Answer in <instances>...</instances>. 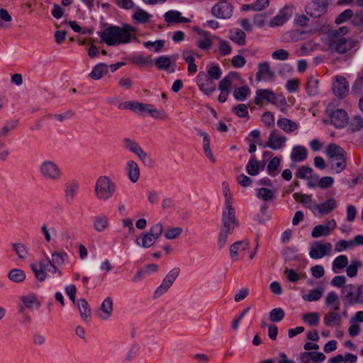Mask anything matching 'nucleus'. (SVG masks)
<instances>
[{
  "mask_svg": "<svg viewBox=\"0 0 363 363\" xmlns=\"http://www.w3.org/2000/svg\"><path fill=\"white\" fill-rule=\"evenodd\" d=\"M348 32L349 28L347 26L330 30L325 39V44L328 49L338 54H345L352 49L355 45V40L351 38H345L344 37Z\"/></svg>",
  "mask_w": 363,
  "mask_h": 363,
  "instance_id": "obj_1",
  "label": "nucleus"
},
{
  "mask_svg": "<svg viewBox=\"0 0 363 363\" xmlns=\"http://www.w3.org/2000/svg\"><path fill=\"white\" fill-rule=\"evenodd\" d=\"M239 223L236 219L235 210L232 205H224L222 218L221 228L218 239L219 249H222L226 245L228 235L232 234Z\"/></svg>",
  "mask_w": 363,
  "mask_h": 363,
  "instance_id": "obj_2",
  "label": "nucleus"
},
{
  "mask_svg": "<svg viewBox=\"0 0 363 363\" xmlns=\"http://www.w3.org/2000/svg\"><path fill=\"white\" fill-rule=\"evenodd\" d=\"M38 170L40 177L50 183H57L62 178V169L60 164L53 160H42L38 165Z\"/></svg>",
  "mask_w": 363,
  "mask_h": 363,
  "instance_id": "obj_3",
  "label": "nucleus"
},
{
  "mask_svg": "<svg viewBox=\"0 0 363 363\" xmlns=\"http://www.w3.org/2000/svg\"><path fill=\"white\" fill-rule=\"evenodd\" d=\"M116 191V184L108 176H100L97 178L94 185V194L96 198L102 201L111 199Z\"/></svg>",
  "mask_w": 363,
  "mask_h": 363,
  "instance_id": "obj_4",
  "label": "nucleus"
},
{
  "mask_svg": "<svg viewBox=\"0 0 363 363\" xmlns=\"http://www.w3.org/2000/svg\"><path fill=\"white\" fill-rule=\"evenodd\" d=\"M30 268L35 278L40 282L44 281L49 274L52 275L57 274L58 277H60L62 274L61 271L57 268L56 265L52 262L48 256L44 259H40L38 263L31 264Z\"/></svg>",
  "mask_w": 363,
  "mask_h": 363,
  "instance_id": "obj_5",
  "label": "nucleus"
},
{
  "mask_svg": "<svg viewBox=\"0 0 363 363\" xmlns=\"http://www.w3.org/2000/svg\"><path fill=\"white\" fill-rule=\"evenodd\" d=\"M102 42L108 46H115L128 43L121 27L110 26L98 33Z\"/></svg>",
  "mask_w": 363,
  "mask_h": 363,
  "instance_id": "obj_6",
  "label": "nucleus"
},
{
  "mask_svg": "<svg viewBox=\"0 0 363 363\" xmlns=\"http://www.w3.org/2000/svg\"><path fill=\"white\" fill-rule=\"evenodd\" d=\"M163 231V226L160 223H157L151 227L147 233H143L138 236L136 240V244L143 248L152 247L156 240L160 238Z\"/></svg>",
  "mask_w": 363,
  "mask_h": 363,
  "instance_id": "obj_7",
  "label": "nucleus"
},
{
  "mask_svg": "<svg viewBox=\"0 0 363 363\" xmlns=\"http://www.w3.org/2000/svg\"><path fill=\"white\" fill-rule=\"evenodd\" d=\"M325 112L336 128H341L347 124L349 120L347 113L342 108H336L335 102H330L327 105Z\"/></svg>",
  "mask_w": 363,
  "mask_h": 363,
  "instance_id": "obj_8",
  "label": "nucleus"
},
{
  "mask_svg": "<svg viewBox=\"0 0 363 363\" xmlns=\"http://www.w3.org/2000/svg\"><path fill=\"white\" fill-rule=\"evenodd\" d=\"M180 273L179 267L171 269L163 279L161 284L154 291L152 298L157 299L164 295L173 285Z\"/></svg>",
  "mask_w": 363,
  "mask_h": 363,
  "instance_id": "obj_9",
  "label": "nucleus"
},
{
  "mask_svg": "<svg viewBox=\"0 0 363 363\" xmlns=\"http://www.w3.org/2000/svg\"><path fill=\"white\" fill-rule=\"evenodd\" d=\"M333 245L330 242H322L319 241L314 242L311 244L309 256L314 259H318L325 256L331 255Z\"/></svg>",
  "mask_w": 363,
  "mask_h": 363,
  "instance_id": "obj_10",
  "label": "nucleus"
},
{
  "mask_svg": "<svg viewBox=\"0 0 363 363\" xmlns=\"http://www.w3.org/2000/svg\"><path fill=\"white\" fill-rule=\"evenodd\" d=\"M287 138L278 130H272L268 137V140L263 147H267L273 150H281L286 145Z\"/></svg>",
  "mask_w": 363,
  "mask_h": 363,
  "instance_id": "obj_11",
  "label": "nucleus"
},
{
  "mask_svg": "<svg viewBox=\"0 0 363 363\" xmlns=\"http://www.w3.org/2000/svg\"><path fill=\"white\" fill-rule=\"evenodd\" d=\"M196 83L199 89L206 95H210L216 89L214 80L209 78L204 72H200L196 77Z\"/></svg>",
  "mask_w": 363,
  "mask_h": 363,
  "instance_id": "obj_12",
  "label": "nucleus"
},
{
  "mask_svg": "<svg viewBox=\"0 0 363 363\" xmlns=\"http://www.w3.org/2000/svg\"><path fill=\"white\" fill-rule=\"evenodd\" d=\"M233 6L226 1L217 3L211 9L212 15L218 18H230L233 16Z\"/></svg>",
  "mask_w": 363,
  "mask_h": 363,
  "instance_id": "obj_13",
  "label": "nucleus"
},
{
  "mask_svg": "<svg viewBox=\"0 0 363 363\" xmlns=\"http://www.w3.org/2000/svg\"><path fill=\"white\" fill-rule=\"evenodd\" d=\"M264 101L274 104L277 101V96L270 89H259L256 91L254 102L257 106H262Z\"/></svg>",
  "mask_w": 363,
  "mask_h": 363,
  "instance_id": "obj_14",
  "label": "nucleus"
},
{
  "mask_svg": "<svg viewBox=\"0 0 363 363\" xmlns=\"http://www.w3.org/2000/svg\"><path fill=\"white\" fill-rule=\"evenodd\" d=\"M337 223L335 219L327 221L325 224L315 225L311 232V236L313 238H318L322 236H328L336 228Z\"/></svg>",
  "mask_w": 363,
  "mask_h": 363,
  "instance_id": "obj_15",
  "label": "nucleus"
},
{
  "mask_svg": "<svg viewBox=\"0 0 363 363\" xmlns=\"http://www.w3.org/2000/svg\"><path fill=\"white\" fill-rule=\"evenodd\" d=\"M333 94L339 99H344L349 91V83L342 76H337L333 84Z\"/></svg>",
  "mask_w": 363,
  "mask_h": 363,
  "instance_id": "obj_16",
  "label": "nucleus"
},
{
  "mask_svg": "<svg viewBox=\"0 0 363 363\" xmlns=\"http://www.w3.org/2000/svg\"><path fill=\"white\" fill-rule=\"evenodd\" d=\"M337 206V202L334 198H330L327 199L325 202H322L320 203H316V205H313L311 208L313 210H315L314 215H327L334 211Z\"/></svg>",
  "mask_w": 363,
  "mask_h": 363,
  "instance_id": "obj_17",
  "label": "nucleus"
},
{
  "mask_svg": "<svg viewBox=\"0 0 363 363\" xmlns=\"http://www.w3.org/2000/svg\"><path fill=\"white\" fill-rule=\"evenodd\" d=\"M294 7L285 6L279 13L272 18L270 26L272 27L279 26L286 23L293 15Z\"/></svg>",
  "mask_w": 363,
  "mask_h": 363,
  "instance_id": "obj_18",
  "label": "nucleus"
},
{
  "mask_svg": "<svg viewBox=\"0 0 363 363\" xmlns=\"http://www.w3.org/2000/svg\"><path fill=\"white\" fill-rule=\"evenodd\" d=\"M79 191V183L77 179H72L65 184V199L67 201H72Z\"/></svg>",
  "mask_w": 363,
  "mask_h": 363,
  "instance_id": "obj_19",
  "label": "nucleus"
},
{
  "mask_svg": "<svg viewBox=\"0 0 363 363\" xmlns=\"http://www.w3.org/2000/svg\"><path fill=\"white\" fill-rule=\"evenodd\" d=\"M113 302L112 298H106L96 312L98 317L104 320H108L113 313Z\"/></svg>",
  "mask_w": 363,
  "mask_h": 363,
  "instance_id": "obj_20",
  "label": "nucleus"
},
{
  "mask_svg": "<svg viewBox=\"0 0 363 363\" xmlns=\"http://www.w3.org/2000/svg\"><path fill=\"white\" fill-rule=\"evenodd\" d=\"M356 289L357 288L352 284H347L343 286L341 294L342 295L343 300L345 301V304H357L358 299L356 298Z\"/></svg>",
  "mask_w": 363,
  "mask_h": 363,
  "instance_id": "obj_21",
  "label": "nucleus"
},
{
  "mask_svg": "<svg viewBox=\"0 0 363 363\" xmlns=\"http://www.w3.org/2000/svg\"><path fill=\"white\" fill-rule=\"evenodd\" d=\"M124 171L131 182L136 183L138 181L140 172L138 164L135 161L128 160L125 164Z\"/></svg>",
  "mask_w": 363,
  "mask_h": 363,
  "instance_id": "obj_22",
  "label": "nucleus"
},
{
  "mask_svg": "<svg viewBox=\"0 0 363 363\" xmlns=\"http://www.w3.org/2000/svg\"><path fill=\"white\" fill-rule=\"evenodd\" d=\"M274 77V72L271 70L269 65L267 62L259 63L258 65V71L256 74V80L258 82H267Z\"/></svg>",
  "mask_w": 363,
  "mask_h": 363,
  "instance_id": "obj_23",
  "label": "nucleus"
},
{
  "mask_svg": "<svg viewBox=\"0 0 363 363\" xmlns=\"http://www.w3.org/2000/svg\"><path fill=\"white\" fill-rule=\"evenodd\" d=\"M155 66L160 70H166L170 73L175 72V63L172 62L169 56L162 55L155 60Z\"/></svg>",
  "mask_w": 363,
  "mask_h": 363,
  "instance_id": "obj_24",
  "label": "nucleus"
},
{
  "mask_svg": "<svg viewBox=\"0 0 363 363\" xmlns=\"http://www.w3.org/2000/svg\"><path fill=\"white\" fill-rule=\"evenodd\" d=\"M249 246L250 240L247 239L242 241H237L232 244L230 247V255L232 260H237L239 252L247 250Z\"/></svg>",
  "mask_w": 363,
  "mask_h": 363,
  "instance_id": "obj_25",
  "label": "nucleus"
},
{
  "mask_svg": "<svg viewBox=\"0 0 363 363\" xmlns=\"http://www.w3.org/2000/svg\"><path fill=\"white\" fill-rule=\"evenodd\" d=\"M277 126L286 133H291L298 129V125L289 118L281 117L277 121Z\"/></svg>",
  "mask_w": 363,
  "mask_h": 363,
  "instance_id": "obj_26",
  "label": "nucleus"
},
{
  "mask_svg": "<svg viewBox=\"0 0 363 363\" xmlns=\"http://www.w3.org/2000/svg\"><path fill=\"white\" fill-rule=\"evenodd\" d=\"M325 6L323 5H320L315 1L313 0V2L309 4L306 7V12L308 15L313 18H318L322 16L326 11Z\"/></svg>",
  "mask_w": 363,
  "mask_h": 363,
  "instance_id": "obj_27",
  "label": "nucleus"
},
{
  "mask_svg": "<svg viewBox=\"0 0 363 363\" xmlns=\"http://www.w3.org/2000/svg\"><path fill=\"white\" fill-rule=\"evenodd\" d=\"M337 311L333 310V311H330L324 315L323 323L326 326L333 327L340 325L342 315Z\"/></svg>",
  "mask_w": 363,
  "mask_h": 363,
  "instance_id": "obj_28",
  "label": "nucleus"
},
{
  "mask_svg": "<svg viewBox=\"0 0 363 363\" xmlns=\"http://www.w3.org/2000/svg\"><path fill=\"white\" fill-rule=\"evenodd\" d=\"M164 21L168 23H189L190 20L188 18L183 17L181 13L176 10H170L164 15Z\"/></svg>",
  "mask_w": 363,
  "mask_h": 363,
  "instance_id": "obj_29",
  "label": "nucleus"
},
{
  "mask_svg": "<svg viewBox=\"0 0 363 363\" xmlns=\"http://www.w3.org/2000/svg\"><path fill=\"white\" fill-rule=\"evenodd\" d=\"M264 165L257 161L253 155L250 157L246 165V171L248 174L256 176L259 174V171L264 169Z\"/></svg>",
  "mask_w": 363,
  "mask_h": 363,
  "instance_id": "obj_30",
  "label": "nucleus"
},
{
  "mask_svg": "<svg viewBox=\"0 0 363 363\" xmlns=\"http://www.w3.org/2000/svg\"><path fill=\"white\" fill-rule=\"evenodd\" d=\"M308 155L307 149L302 145H296L291 152V159L294 162H300L304 161Z\"/></svg>",
  "mask_w": 363,
  "mask_h": 363,
  "instance_id": "obj_31",
  "label": "nucleus"
},
{
  "mask_svg": "<svg viewBox=\"0 0 363 363\" xmlns=\"http://www.w3.org/2000/svg\"><path fill=\"white\" fill-rule=\"evenodd\" d=\"M238 79H240V76L237 72H230L219 82L218 89L220 91H229L233 82Z\"/></svg>",
  "mask_w": 363,
  "mask_h": 363,
  "instance_id": "obj_32",
  "label": "nucleus"
},
{
  "mask_svg": "<svg viewBox=\"0 0 363 363\" xmlns=\"http://www.w3.org/2000/svg\"><path fill=\"white\" fill-rule=\"evenodd\" d=\"M357 356L352 353H346L345 355L337 354L328 360L329 363H357Z\"/></svg>",
  "mask_w": 363,
  "mask_h": 363,
  "instance_id": "obj_33",
  "label": "nucleus"
},
{
  "mask_svg": "<svg viewBox=\"0 0 363 363\" xmlns=\"http://www.w3.org/2000/svg\"><path fill=\"white\" fill-rule=\"evenodd\" d=\"M293 197L297 202H300L304 206L310 209L313 213H315V210H313L311 208L313 205H316V203L313 201L311 196L300 193H294L293 194Z\"/></svg>",
  "mask_w": 363,
  "mask_h": 363,
  "instance_id": "obj_34",
  "label": "nucleus"
},
{
  "mask_svg": "<svg viewBox=\"0 0 363 363\" xmlns=\"http://www.w3.org/2000/svg\"><path fill=\"white\" fill-rule=\"evenodd\" d=\"M93 226L96 232H104L108 227V218L105 215L96 216L93 222Z\"/></svg>",
  "mask_w": 363,
  "mask_h": 363,
  "instance_id": "obj_35",
  "label": "nucleus"
},
{
  "mask_svg": "<svg viewBox=\"0 0 363 363\" xmlns=\"http://www.w3.org/2000/svg\"><path fill=\"white\" fill-rule=\"evenodd\" d=\"M330 162L333 172L340 173L346 168L347 161L345 156L331 158Z\"/></svg>",
  "mask_w": 363,
  "mask_h": 363,
  "instance_id": "obj_36",
  "label": "nucleus"
},
{
  "mask_svg": "<svg viewBox=\"0 0 363 363\" xmlns=\"http://www.w3.org/2000/svg\"><path fill=\"white\" fill-rule=\"evenodd\" d=\"M108 72V66L104 63H99L94 67L89 77L94 80L100 79Z\"/></svg>",
  "mask_w": 363,
  "mask_h": 363,
  "instance_id": "obj_37",
  "label": "nucleus"
},
{
  "mask_svg": "<svg viewBox=\"0 0 363 363\" xmlns=\"http://www.w3.org/2000/svg\"><path fill=\"white\" fill-rule=\"evenodd\" d=\"M7 277L11 281L20 284L25 281L26 275L23 270L15 268L8 272Z\"/></svg>",
  "mask_w": 363,
  "mask_h": 363,
  "instance_id": "obj_38",
  "label": "nucleus"
},
{
  "mask_svg": "<svg viewBox=\"0 0 363 363\" xmlns=\"http://www.w3.org/2000/svg\"><path fill=\"white\" fill-rule=\"evenodd\" d=\"M325 303L327 306L331 307L334 311H339L340 303L337 294L333 291H330L325 299Z\"/></svg>",
  "mask_w": 363,
  "mask_h": 363,
  "instance_id": "obj_39",
  "label": "nucleus"
},
{
  "mask_svg": "<svg viewBox=\"0 0 363 363\" xmlns=\"http://www.w3.org/2000/svg\"><path fill=\"white\" fill-rule=\"evenodd\" d=\"M199 33L202 35V38L197 40V46L201 50L210 48L212 46V41L210 38L211 33L204 30H201Z\"/></svg>",
  "mask_w": 363,
  "mask_h": 363,
  "instance_id": "obj_40",
  "label": "nucleus"
},
{
  "mask_svg": "<svg viewBox=\"0 0 363 363\" xmlns=\"http://www.w3.org/2000/svg\"><path fill=\"white\" fill-rule=\"evenodd\" d=\"M152 15L139 7L136 8V10L132 15V18L138 23H145L149 21Z\"/></svg>",
  "mask_w": 363,
  "mask_h": 363,
  "instance_id": "obj_41",
  "label": "nucleus"
},
{
  "mask_svg": "<svg viewBox=\"0 0 363 363\" xmlns=\"http://www.w3.org/2000/svg\"><path fill=\"white\" fill-rule=\"evenodd\" d=\"M324 293V288L318 286L315 289H311L308 291V294L302 296L303 300L312 302L318 301Z\"/></svg>",
  "mask_w": 363,
  "mask_h": 363,
  "instance_id": "obj_42",
  "label": "nucleus"
},
{
  "mask_svg": "<svg viewBox=\"0 0 363 363\" xmlns=\"http://www.w3.org/2000/svg\"><path fill=\"white\" fill-rule=\"evenodd\" d=\"M229 38L238 45H244L246 43V35L242 30L233 29L230 30Z\"/></svg>",
  "mask_w": 363,
  "mask_h": 363,
  "instance_id": "obj_43",
  "label": "nucleus"
},
{
  "mask_svg": "<svg viewBox=\"0 0 363 363\" xmlns=\"http://www.w3.org/2000/svg\"><path fill=\"white\" fill-rule=\"evenodd\" d=\"M348 264L347 257L345 255L337 256L333 262L332 269L335 273H338Z\"/></svg>",
  "mask_w": 363,
  "mask_h": 363,
  "instance_id": "obj_44",
  "label": "nucleus"
},
{
  "mask_svg": "<svg viewBox=\"0 0 363 363\" xmlns=\"http://www.w3.org/2000/svg\"><path fill=\"white\" fill-rule=\"evenodd\" d=\"M319 80L313 76H311L306 86V90L310 96H315L319 93L318 89Z\"/></svg>",
  "mask_w": 363,
  "mask_h": 363,
  "instance_id": "obj_45",
  "label": "nucleus"
},
{
  "mask_svg": "<svg viewBox=\"0 0 363 363\" xmlns=\"http://www.w3.org/2000/svg\"><path fill=\"white\" fill-rule=\"evenodd\" d=\"M326 152L330 159L346 155V152L335 143L330 144L327 147Z\"/></svg>",
  "mask_w": 363,
  "mask_h": 363,
  "instance_id": "obj_46",
  "label": "nucleus"
},
{
  "mask_svg": "<svg viewBox=\"0 0 363 363\" xmlns=\"http://www.w3.org/2000/svg\"><path fill=\"white\" fill-rule=\"evenodd\" d=\"M251 91L248 86L245 85L235 89L233 91V96L237 101H245L250 94Z\"/></svg>",
  "mask_w": 363,
  "mask_h": 363,
  "instance_id": "obj_47",
  "label": "nucleus"
},
{
  "mask_svg": "<svg viewBox=\"0 0 363 363\" xmlns=\"http://www.w3.org/2000/svg\"><path fill=\"white\" fill-rule=\"evenodd\" d=\"M77 306L80 315L84 320H86L91 315V309L88 302L84 298H80L78 300Z\"/></svg>",
  "mask_w": 363,
  "mask_h": 363,
  "instance_id": "obj_48",
  "label": "nucleus"
},
{
  "mask_svg": "<svg viewBox=\"0 0 363 363\" xmlns=\"http://www.w3.org/2000/svg\"><path fill=\"white\" fill-rule=\"evenodd\" d=\"M284 274L288 281L292 283L297 282L304 277V274L298 272L294 269L286 268Z\"/></svg>",
  "mask_w": 363,
  "mask_h": 363,
  "instance_id": "obj_49",
  "label": "nucleus"
},
{
  "mask_svg": "<svg viewBox=\"0 0 363 363\" xmlns=\"http://www.w3.org/2000/svg\"><path fill=\"white\" fill-rule=\"evenodd\" d=\"M125 107L135 113H142L145 111L147 112L148 108H150V104H142L137 101H128Z\"/></svg>",
  "mask_w": 363,
  "mask_h": 363,
  "instance_id": "obj_50",
  "label": "nucleus"
},
{
  "mask_svg": "<svg viewBox=\"0 0 363 363\" xmlns=\"http://www.w3.org/2000/svg\"><path fill=\"white\" fill-rule=\"evenodd\" d=\"M303 320L310 326L318 325L320 322V315L317 312H311L303 314Z\"/></svg>",
  "mask_w": 363,
  "mask_h": 363,
  "instance_id": "obj_51",
  "label": "nucleus"
},
{
  "mask_svg": "<svg viewBox=\"0 0 363 363\" xmlns=\"http://www.w3.org/2000/svg\"><path fill=\"white\" fill-rule=\"evenodd\" d=\"M280 159L277 157H274L269 160L267 167V173L270 176L275 177L278 174V167L280 165Z\"/></svg>",
  "mask_w": 363,
  "mask_h": 363,
  "instance_id": "obj_52",
  "label": "nucleus"
},
{
  "mask_svg": "<svg viewBox=\"0 0 363 363\" xmlns=\"http://www.w3.org/2000/svg\"><path fill=\"white\" fill-rule=\"evenodd\" d=\"M21 300L23 305L28 308H33L34 306L39 308L40 302L34 295H27L21 297Z\"/></svg>",
  "mask_w": 363,
  "mask_h": 363,
  "instance_id": "obj_53",
  "label": "nucleus"
},
{
  "mask_svg": "<svg viewBox=\"0 0 363 363\" xmlns=\"http://www.w3.org/2000/svg\"><path fill=\"white\" fill-rule=\"evenodd\" d=\"M207 76L213 80H218L222 75V70L218 65H209L207 66Z\"/></svg>",
  "mask_w": 363,
  "mask_h": 363,
  "instance_id": "obj_54",
  "label": "nucleus"
},
{
  "mask_svg": "<svg viewBox=\"0 0 363 363\" xmlns=\"http://www.w3.org/2000/svg\"><path fill=\"white\" fill-rule=\"evenodd\" d=\"M123 144L125 150L137 155L142 148L138 143L130 138H125L123 140Z\"/></svg>",
  "mask_w": 363,
  "mask_h": 363,
  "instance_id": "obj_55",
  "label": "nucleus"
},
{
  "mask_svg": "<svg viewBox=\"0 0 363 363\" xmlns=\"http://www.w3.org/2000/svg\"><path fill=\"white\" fill-rule=\"evenodd\" d=\"M256 196L264 201H269L274 199V192L269 189L263 187L257 190Z\"/></svg>",
  "mask_w": 363,
  "mask_h": 363,
  "instance_id": "obj_56",
  "label": "nucleus"
},
{
  "mask_svg": "<svg viewBox=\"0 0 363 363\" xmlns=\"http://www.w3.org/2000/svg\"><path fill=\"white\" fill-rule=\"evenodd\" d=\"M201 135L203 137V150H204V152H205L206 157L212 162H216V159L213 157V154L211 152V148H210V138H209L208 134L206 133H202L201 134Z\"/></svg>",
  "mask_w": 363,
  "mask_h": 363,
  "instance_id": "obj_57",
  "label": "nucleus"
},
{
  "mask_svg": "<svg viewBox=\"0 0 363 363\" xmlns=\"http://www.w3.org/2000/svg\"><path fill=\"white\" fill-rule=\"evenodd\" d=\"M52 262L57 265H64L65 260L68 258V255L65 252L54 251L51 254Z\"/></svg>",
  "mask_w": 363,
  "mask_h": 363,
  "instance_id": "obj_58",
  "label": "nucleus"
},
{
  "mask_svg": "<svg viewBox=\"0 0 363 363\" xmlns=\"http://www.w3.org/2000/svg\"><path fill=\"white\" fill-rule=\"evenodd\" d=\"M18 123V121L16 120L6 122L0 129V138L7 137L9 133L17 127Z\"/></svg>",
  "mask_w": 363,
  "mask_h": 363,
  "instance_id": "obj_59",
  "label": "nucleus"
},
{
  "mask_svg": "<svg viewBox=\"0 0 363 363\" xmlns=\"http://www.w3.org/2000/svg\"><path fill=\"white\" fill-rule=\"evenodd\" d=\"M13 250L17 254L18 258L25 259L27 257L28 247L22 243H13L12 245Z\"/></svg>",
  "mask_w": 363,
  "mask_h": 363,
  "instance_id": "obj_60",
  "label": "nucleus"
},
{
  "mask_svg": "<svg viewBox=\"0 0 363 363\" xmlns=\"http://www.w3.org/2000/svg\"><path fill=\"white\" fill-rule=\"evenodd\" d=\"M285 316L284 311L281 308L272 309L269 314V317L272 322H280Z\"/></svg>",
  "mask_w": 363,
  "mask_h": 363,
  "instance_id": "obj_61",
  "label": "nucleus"
},
{
  "mask_svg": "<svg viewBox=\"0 0 363 363\" xmlns=\"http://www.w3.org/2000/svg\"><path fill=\"white\" fill-rule=\"evenodd\" d=\"M362 263L357 260H353L351 264L347 266L346 273L349 277H354L358 272V269L361 267Z\"/></svg>",
  "mask_w": 363,
  "mask_h": 363,
  "instance_id": "obj_62",
  "label": "nucleus"
},
{
  "mask_svg": "<svg viewBox=\"0 0 363 363\" xmlns=\"http://www.w3.org/2000/svg\"><path fill=\"white\" fill-rule=\"evenodd\" d=\"M164 41L162 40H157L154 42L147 41L144 43V46L149 50H154L156 52H160L163 48Z\"/></svg>",
  "mask_w": 363,
  "mask_h": 363,
  "instance_id": "obj_63",
  "label": "nucleus"
},
{
  "mask_svg": "<svg viewBox=\"0 0 363 363\" xmlns=\"http://www.w3.org/2000/svg\"><path fill=\"white\" fill-rule=\"evenodd\" d=\"M74 116L72 111H68L62 113L58 114H49L47 116L48 119H55L59 122H63L66 120L70 119Z\"/></svg>",
  "mask_w": 363,
  "mask_h": 363,
  "instance_id": "obj_64",
  "label": "nucleus"
}]
</instances>
